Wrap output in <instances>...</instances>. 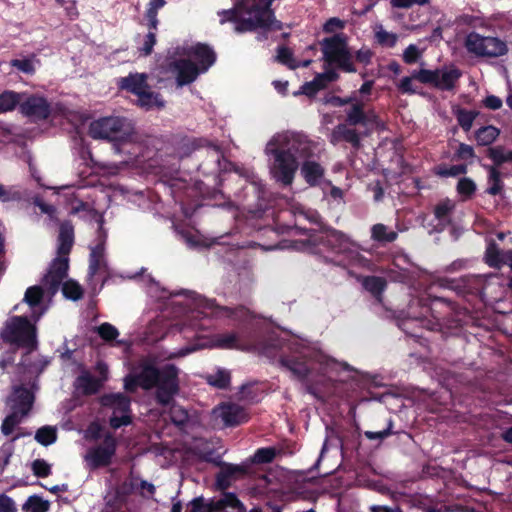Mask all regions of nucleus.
<instances>
[{
	"label": "nucleus",
	"mask_w": 512,
	"mask_h": 512,
	"mask_svg": "<svg viewBox=\"0 0 512 512\" xmlns=\"http://www.w3.org/2000/svg\"><path fill=\"white\" fill-rule=\"evenodd\" d=\"M169 413L172 422L178 426L183 425L188 419L187 411L174 403L171 405Z\"/></svg>",
	"instance_id": "44"
},
{
	"label": "nucleus",
	"mask_w": 512,
	"mask_h": 512,
	"mask_svg": "<svg viewBox=\"0 0 512 512\" xmlns=\"http://www.w3.org/2000/svg\"><path fill=\"white\" fill-rule=\"evenodd\" d=\"M74 242V229L69 222L60 226L58 237V257L53 261L48 273L43 277L40 286L29 287L24 295L23 301L29 306L30 317L36 322L47 310L42 303L44 297L51 298L57 293L60 283L67 275L68 258Z\"/></svg>",
	"instance_id": "3"
},
{
	"label": "nucleus",
	"mask_w": 512,
	"mask_h": 512,
	"mask_svg": "<svg viewBox=\"0 0 512 512\" xmlns=\"http://www.w3.org/2000/svg\"><path fill=\"white\" fill-rule=\"evenodd\" d=\"M0 512H16L13 500L7 496H0Z\"/></svg>",
	"instance_id": "60"
},
{
	"label": "nucleus",
	"mask_w": 512,
	"mask_h": 512,
	"mask_svg": "<svg viewBox=\"0 0 512 512\" xmlns=\"http://www.w3.org/2000/svg\"><path fill=\"white\" fill-rule=\"evenodd\" d=\"M31 469L37 477H47L51 473V465L43 459L34 460Z\"/></svg>",
	"instance_id": "48"
},
{
	"label": "nucleus",
	"mask_w": 512,
	"mask_h": 512,
	"mask_svg": "<svg viewBox=\"0 0 512 512\" xmlns=\"http://www.w3.org/2000/svg\"><path fill=\"white\" fill-rule=\"evenodd\" d=\"M315 148V143L302 133L283 131L274 134L264 149L271 178L283 186L292 185L302 162L301 175L305 181L311 186L318 185L324 176V168L310 160Z\"/></svg>",
	"instance_id": "1"
},
{
	"label": "nucleus",
	"mask_w": 512,
	"mask_h": 512,
	"mask_svg": "<svg viewBox=\"0 0 512 512\" xmlns=\"http://www.w3.org/2000/svg\"><path fill=\"white\" fill-rule=\"evenodd\" d=\"M428 0H391V5L397 8H409L415 4L424 5Z\"/></svg>",
	"instance_id": "58"
},
{
	"label": "nucleus",
	"mask_w": 512,
	"mask_h": 512,
	"mask_svg": "<svg viewBox=\"0 0 512 512\" xmlns=\"http://www.w3.org/2000/svg\"><path fill=\"white\" fill-rule=\"evenodd\" d=\"M49 509V502L37 496H31L23 505V510L27 512H47Z\"/></svg>",
	"instance_id": "37"
},
{
	"label": "nucleus",
	"mask_w": 512,
	"mask_h": 512,
	"mask_svg": "<svg viewBox=\"0 0 512 512\" xmlns=\"http://www.w3.org/2000/svg\"><path fill=\"white\" fill-rule=\"evenodd\" d=\"M185 58L175 60L170 64V71L176 77L178 86H184L196 80L200 73L206 72L215 62V53L204 44L183 48Z\"/></svg>",
	"instance_id": "7"
},
{
	"label": "nucleus",
	"mask_w": 512,
	"mask_h": 512,
	"mask_svg": "<svg viewBox=\"0 0 512 512\" xmlns=\"http://www.w3.org/2000/svg\"><path fill=\"white\" fill-rule=\"evenodd\" d=\"M207 382L216 388L224 389L230 384V373L226 369H217L206 376Z\"/></svg>",
	"instance_id": "30"
},
{
	"label": "nucleus",
	"mask_w": 512,
	"mask_h": 512,
	"mask_svg": "<svg viewBox=\"0 0 512 512\" xmlns=\"http://www.w3.org/2000/svg\"><path fill=\"white\" fill-rule=\"evenodd\" d=\"M462 72L455 66H447L436 70L420 69L414 74L418 81L424 84H432L441 90H452Z\"/></svg>",
	"instance_id": "15"
},
{
	"label": "nucleus",
	"mask_w": 512,
	"mask_h": 512,
	"mask_svg": "<svg viewBox=\"0 0 512 512\" xmlns=\"http://www.w3.org/2000/svg\"><path fill=\"white\" fill-rule=\"evenodd\" d=\"M504 252L505 251H499L493 244L489 245L485 254L486 263L491 267H500L501 265H504L502 260Z\"/></svg>",
	"instance_id": "38"
},
{
	"label": "nucleus",
	"mask_w": 512,
	"mask_h": 512,
	"mask_svg": "<svg viewBox=\"0 0 512 512\" xmlns=\"http://www.w3.org/2000/svg\"><path fill=\"white\" fill-rule=\"evenodd\" d=\"M327 245L331 250L341 257L339 263L344 266L370 269V262L360 252L358 245L347 235L335 229H326L320 236L308 235L305 242L297 243L296 248L302 250L311 249L318 242Z\"/></svg>",
	"instance_id": "6"
},
{
	"label": "nucleus",
	"mask_w": 512,
	"mask_h": 512,
	"mask_svg": "<svg viewBox=\"0 0 512 512\" xmlns=\"http://www.w3.org/2000/svg\"><path fill=\"white\" fill-rule=\"evenodd\" d=\"M216 418H220L225 426L239 425L247 420L245 410L233 403H227L216 407L213 410Z\"/></svg>",
	"instance_id": "21"
},
{
	"label": "nucleus",
	"mask_w": 512,
	"mask_h": 512,
	"mask_svg": "<svg viewBox=\"0 0 512 512\" xmlns=\"http://www.w3.org/2000/svg\"><path fill=\"white\" fill-rule=\"evenodd\" d=\"M276 59L283 65H286L290 69H296L297 67H307L311 60H305L303 62H298L294 59L292 52L285 47H281L278 49Z\"/></svg>",
	"instance_id": "27"
},
{
	"label": "nucleus",
	"mask_w": 512,
	"mask_h": 512,
	"mask_svg": "<svg viewBox=\"0 0 512 512\" xmlns=\"http://www.w3.org/2000/svg\"><path fill=\"white\" fill-rule=\"evenodd\" d=\"M500 134V130L495 126L489 125L484 126L477 130L476 140L479 145H490L492 144Z\"/></svg>",
	"instance_id": "29"
},
{
	"label": "nucleus",
	"mask_w": 512,
	"mask_h": 512,
	"mask_svg": "<svg viewBox=\"0 0 512 512\" xmlns=\"http://www.w3.org/2000/svg\"><path fill=\"white\" fill-rule=\"evenodd\" d=\"M116 445V439L112 435H107L101 445L89 449L84 456L87 466L96 469L109 465L115 454Z\"/></svg>",
	"instance_id": "18"
},
{
	"label": "nucleus",
	"mask_w": 512,
	"mask_h": 512,
	"mask_svg": "<svg viewBox=\"0 0 512 512\" xmlns=\"http://www.w3.org/2000/svg\"><path fill=\"white\" fill-rule=\"evenodd\" d=\"M148 293L151 297L158 299L172 297L171 305L179 309L177 317H181V322L176 323L175 327L184 334L186 339L196 338L197 340L195 344H188L184 348L175 350L170 354V357H184L206 347L241 348L236 335L233 333L218 335L213 341H207L198 336L197 332L200 326L194 320L200 314L203 316L219 315L222 312H229L227 308H220L213 300L205 299L194 292L169 293L154 282L151 283Z\"/></svg>",
	"instance_id": "2"
},
{
	"label": "nucleus",
	"mask_w": 512,
	"mask_h": 512,
	"mask_svg": "<svg viewBox=\"0 0 512 512\" xmlns=\"http://www.w3.org/2000/svg\"><path fill=\"white\" fill-rule=\"evenodd\" d=\"M476 116L477 113L474 111H468L465 109H459L457 111L458 123L465 131H469L471 129Z\"/></svg>",
	"instance_id": "41"
},
{
	"label": "nucleus",
	"mask_w": 512,
	"mask_h": 512,
	"mask_svg": "<svg viewBox=\"0 0 512 512\" xmlns=\"http://www.w3.org/2000/svg\"><path fill=\"white\" fill-rule=\"evenodd\" d=\"M324 59L328 64H336L346 72H354L351 54L348 50L346 38L343 34H336L322 42Z\"/></svg>",
	"instance_id": "14"
},
{
	"label": "nucleus",
	"mask_w": 512,
	"mask_h": 512,
	"mask_svg": "<svg viewBox=\"0 0 512 512\" xmlns=\"http://www.w3.org/2000/svg\"><path fill=\"white\" fill-rule=\"evenodd\" d=\"M178 370L174 365H165L155 368L148 361H143L138 370L128 375L124 380L127 391H134L139 385L143 389L157 387V399L163 404H169L172 397L178 392Z\"/></svg>",
	"instance_id": "5"
},
{
	"label": "nucleus",
	"mask_w": 512,
	"mask_h": 512,
	"mask_svg": "<svg viewBox=\"0 0 512 512\" xmlns=\"http://www.w3.org/2000/svg\"><path fill=\"white\" fill-rule=\"evenodd\" d=\"M489 188L487 192L491 195H497L502 190V181L500 172L495 167H489Z\"/></svg>",
	"instance_id": "40"
},
{
	"label": "nucleus",
	"mask_w": 512,
	"mask_h": 512,
	"mask_svg": "<svg viewBox=\"0 0 512 512\" xmlns=\"http://www.w3.org/2000/svg\"><path fill=\"white\" fill-rule=\"evenodd\" d=\"M457 155L462 159H468L474 156V150L470 145L461 143L458 147Z\"/></svg>",
	"instance_id": "63"
},
{
	"label": "nucleus",
	"mask_w": 512,
	"mask_h": 512,
	"mask_svg": "<svg viewBox=\"0 0 512 512\" xmlns=\"http://www.w3.org/2000/svg\"><path fill=\"white\" fill-rule=\"evenodd\" d=\"M272 0H240L234 8L219 13L220 22L233 21L235 31L245 32L256 28L267 31L282 29V23L275 19L271 10Z\"/></svg>",
	"instance_id": "4"
},
{
	"label": "nucleus",
	"mask_w": 512,
	"mask_h": 512,
	"mask_svg": "<svg viewBox=\"0 0 512 512\" xmlns=\"http://www.w3.org/2000/svg\"><path fill=\"white\" fill-rule=\"evenodd\" d=\"M34 204L39 207L42 213L49 215L51 218L54 217L56 209L53 205L44 203L40 198H35Z\"/></svg>",
	"instance_id": "62"
},
{
	"label": "nucleus",
	"mask_w": 512,
	"mask_h": 512,
	"mask_svg": "<svg viewBox=\"0 0 512 512\" xmlns=\"http://www.w3.org/2000/svg\"><path fill=\"white\" fill-rule=\"evenodd\" d=\"M57 439V429L53 426H43L36 431L35 440L43 446L53 444Z\"/></svg>",
	"instance_id": "32"
},
{
	"label": "nucleus",
	"mask_w": 512,
	"mask_h": 512,
	"mask_svg": "<svg viewBox=\"0 0 512 512\" xmlns=\"http://www.w3.org/2000/svg\"><path fill=\"white\" fill-rule=\"evenodd\" d=\"M464 173H466L465 165L441 166L437 169V174L442 177H454Z\"/></svg>",
	"instance_id": "50"
},
{
	"label": "nucleus",
	"mask_w": 512,
	"mask_h": 512,
	"mask_svg": "<svg viewBox=\"0 0 512 512\" xmlns=\"http://www.w3.org/2000/svg\"><path fill=\"white\" fill-rule=\"evenodd\" d=\"M33 388L34 384L13 387L12 395L8 401L12 413L4 419L1 425L3 435H11L15 427L20 424L22 418L30 411L34 402Z\"/></svg>",
	"instance_id": "11"
},
{
	"label": "nucleus",
	"mask_w": 512,
	"mask_h": 512,
	"mask_svg": "<svg viewBox=\"0 0 512 512\" xmlns=\"http://www.w3.org/2000/svg\"><path fill=\"white\" fill-rule=\"evenodd\" d=\"M375 38L380 45L389 48L394 47L398 41L397 34L388 32L382 25L375 27Z\"/></svg>",
	"instance_id": "33"
},
{
	"label": "nucleus",
	"mask_w": 512,
	"mask_h": 512,
	"mask_svg": "<svg viewBox=\"0 0 512 512\" xmlns=\"http://www.w3.org/2000/svg\"><path fill=\"white\" fill-rule=\"evenodd\" d=\"M133 488L139 489L144 497H150L154 494L155 486L152 483L143 480H133L131 482Z\"/></svg>",
	"instance_id": "51"
},
{
	"label": "nucleus",
	"mask_w": 512,
	"mask_h": 512,
	"mask_svg": "<svg viewBox=\"0 0 512 512\" xmlns=\"http://www.w3.org/2000/svg\"><path fill=\"white\" fill-rule=\"evenodd\" d=\"M155 30L151 29L144 37L143 43L140 46V51L144 55H148L152 52V49L156 43V35Z\"/></svg>",
	"instance_id": "53"
},
{
	"label": "nucleus",
	"mask_w": 512,
	"mask_h": 512,
	"mask_svg": "<svg viewBox=\"0 0 512 512\" xmlns=\"http://www.w3.org/2000/svg\"><path fill=\"white\" fill-rule=\"evenodd\" d=\"M342 140H345L353 145L359 144V135L354 129L348 128L346 125H338L330 135V141L336 144Z\"/></svg>",
	"instance_id": "25"
},
{
	"label": "nucleus",
	"mask_w": 512,
	"mask_h": 512,
	"mask_svg": "<svg viewBox=\"0 0 512 512\" xmlns=\"http://www.w3.org/2000/svg\"><path fill=\"white\" fill-rule=\"evenodd\" d=\"M61 284H62V292H63V295L65 296V298L75 301L82 297L83 290L77 282H75L73 280H68L65 282L62 281L60 283V285Z\"/></svg>",
	"instance_id": "35"
},
{
	"label": "nucleus",
	"mask_w": 512,
	"mask_h": 512,
	"mask_svg": "<svg viewBox=\"0 0 512 512\" xmlns=\"http://www.w3.org/2000/svg\"><path fill=\"white\" fill-rule=\"evenodd\" d=\"M299 355L293 359L283 358L281 363L299 379H305L314 370L328 375L330 378L334 372L348 369V365L332 359L321 351L311 350L301 344V349L294 348Z\"/></svg>",
	"instance_id": "8"
},
{
	"label": "nucleus",
	"mask_w": 512,
	"mask_h": 512,
	"mask_svg": "<svg viewBox=\"0 0 512 512\" xmlns=\"http://www.w3.org/2000/svg\"><path fill=\"white\" fill-rule=\"evenodd\" d=\"M89 134L94 139H105L114 142L116 153L125 152L124 147L131 144L134 127L130 120L122 117H104L93 121L89 126Z\"/></svg>",
	"instance_id": "9"
},
{
	"label": "nucleus",
	"mask_w": 512,
	"mask_h": 512,
	"mask_svg": "<svg viewBox=\"0 0 512 512\" xmlns=\"http://www.w3.org/2000/svg\"><path fill=\"white\" fill-rule=\"evenodd\" d=\"M453 208L454 203L451 200H444L435 207L434 216L437 221L435 229L437 231L443 230L449 224L450 213Z\"/></svg>",
	"instance_id": "24"
},
{
	"label": "nucleus",
	"mask_w": 512,
	"mask_h": 512,
	"mask_svg": "<svg viewBox=\"0 0 512 512\" xmlns=\"http://www.w3.org/2000/svg\"><path fill=\"white\" fill-rule=\"evenodd\" d=\"M101 403L112 411V428L118 429L131 423L130 399L127 396L121 393L108 394L101 398Z\"/></svg>",
	"instance_id": "16"
},
{
	"label": "nucleus",
	"mask_w": 512,
	"mask_h": 512,
	"mask_svg": "<svg viewBox=\"0 0 512 512\" xmlns=\"http://www.w3.org/2000/svg\"><path fill=\"white\" fill-rule=\"evenodd\" d=\"M12 453H13L12 441L2 445V447L0 449V457L3 458V466H6L9 463V459H10Z\"/></svg>",
	"instance_id": "61"
},
{
	"label": "nucleus",
	"mask_w": 512,
	"mask_h": 512,
	"mask_svg": "<svg viewBox=\"0 0 512 512\" xmlns=\"http://www.w3.org/2000/svg\"><path fill=\"white\" fill-rule=\"evenodd\" d=\"M275 457V450L272 448H261L258 449L254 456H253V462L254 463H269L271 462Z\"/></svg>",
	"instance_id": "49"
},
{
	"label": "nucleus",
	"mask_w": 512,
	"mask_h": 512,
	"mask_svg": "<svg viewBox=\"0 0 512 512\" xmlns=\"http://www.w3.org/2000/svg\"><path fill=\"white\" fill-rule=\"evenodd\" d=\"M338 74L333 69H326L323 73H318L312 81L306 82L302 85L301 90L295 92L294 95L304 94L313 96L319 90L325 88L328 83L337 80Z\"/></svg>",
	"instance_id": "22"
},
{
	"label": "nucleus",
	"mask_w": 512,
	"mask_h": 512,
	"mask_svg": "<svg viewBox=\"0 0 512 512\" xmlns=\"http://www.w3.org/2000/svg\"><path fill=\"white\" fill-rule=\"evenodd\" d=\"M371 238L378 242H393L397 238L395 231L389 230L384 224H375L371 228Z\"/></svg>",
	"instance_id": "28"
},
{
	"label": "nucleus",
	"mask_w": 512,
	"mask_h": 512,
	"mask_svg": "<svg viewBox=\"0 0 512 512\" xmlns=\"http://www.w3.org/2000/svg\"><path fill=\"white\" fill-rule=\"evenodd\" d=\"M94 331L101 337V339L108 343L116 340L119 336L118 329L108 322L95 327Z\"/></svg>",
	"instance_id": "36"
},
{
	"label": "nucleus",
	"mask_w": 512,
	"mask_h": 512,
	"mask_svg": "<svg viewBox=\"0 0 512 512\" xmlns=\"http://www.w3.org/2000/svg\"><path fill=\"white\" fill-rule=\"evenodd\" d=\"M165 5L164 0H150L146 18L150 29L156 30L158 25L157 12Z\"/></svg>",
	"instance_id": "34"
},
{
	"label": "nucleus",
	"mask_w": 512,
	"mask_h": 512,
	"mask_svg": "<svg viewBox=\"0 0 512 512\" xmlns=\"http://www.w3.org/2000/svg\"><path fill=\"white\" fill-rule=\"evenodd\" d=\"M473 281L481 285L480 294L483 300L487 302H498L504 298L506 286L503 280L497 275H478L474 277Z\"/></svg>",
	"instance_id": "19"
},
{
	"label": "nucleus",
	"mask_w": 512,
	"mask_h": 512,
	"mask_svg": "<svg viewBox=\"0 0 512 512\" xmlns=\"http://www.w3.org/2000/svg\"><path fill=\"white\" fill-rule=\"evenodd\" d=\"M488 157L496 164L512 162V150L503 146H495L488 150Z\"/></svg>",
	"instance_id": "31"
},
{
	"label": "nucleus",
	"mask_w": 512,
	"mask_h": 512,
	"mask_svg": "<svg viewBox=\"0 0 512 512\" xmlns=\"http://www.w3.org/2000/svg\"><path fill=\"white\" fill-rule=\"evenodd\" d=\"M347 120L352 125L365 122V113L362 105L354 104L347 113Z\"/></svg>",
	"instance_id": "47"
},
{
	"label": "nucleus",
	"mask_w": 512,
	"mask_h": 512,
	"mask_svg": "<svg viewBox=\"0 0 512 512\" xmlns=\"http://www.w3.org/2000/svg\"><path fill=\"white\" fill-rule=\"evenodd\" d=\"M364 287L370 291L371 293L373 294H379L381 293L384 288H385V281L383 278L381 277H375V276H371V277H366L364 279Z\"/></svg>",
	"instance_id": "43"
},
{
	"label": "nucleus",
	"mask_w": 512,
	"mask_h": 512,
	"mask_svg": "<svg viewBox=\"0 0 512 512\" xmlns=\"http://www.w3.org/2000/svg\"><path fill=\"white\" fill-rule=\"evenodd\" d=\"M190 512H211L209 506L205 505L201 499H194L191 502Z\"/></svg>",
	"instance_id": "64"
},
{
	"label": "nucleus",
	"mask_w": 512,
	"mask_h": 512,
	"mask_svg": "<svg viewBox=\"0 0 512 512\" xmlns=\"http://www.w3.org/2000/svg\"><path fill=\"white\" fill-rule=\"evenodd\" d=\"M344 27V22L338 18H330L324 25V31L327 33L335 32Z\"/></svg>",
	"instance_id": "59"
},
{
	"label": "nucleus",
	"mask_w": 512,
	"mask_h": 512,
	"mask_svg": "<svg viewBox=\"0 0 512 512\" xmlns=\"http://www.w3.org/2000/svg\"><path fill=\"white\" fill-rule=\"evenodd\" d=\"M1 338L16 347L33 350L37 346L36 327L27 315L13 316L7 319L1 331Z\"/></svg>",
	"instance_id": "10"
},
{
	"label": "nucleus",
	"mask_w": 512,
	"mask_h": 512,
	"mask_svg": "<svg viewBox=\"0 0 512 512\" xmlns=\"http://www.w3.org/2000/svg\"><path fill=\"white\" fill-rule=\"evenodd\" d=\"M393 262L396 267L403 271L408 270L410 265L409 257L403 252L397 253L393 258Z\"/></svg>",
	"instance_id": "57"
},
{
	"label": "nucleus",
	"mask_w": 512,
	"mask_h": 512,
	"mask_svg": "<svg viewBox=\"0 0 512 512\" xmlns=\"http://www.w3.org/2000/svg\"><path fill=\"white\" fill-rule=\"evenodd\" d=\"M476 190V184L473 180L470 178H461L458 181L457 184V192L459 195H461L464 199L469 198L471 195L474 194Z\"/></svg>",
	"instance_id": "42"
},
{
	"label": "nucleus",
	"mask_w": 512,
	"mask_h": 512,
	"mask_svg": "<svg viewBox=\"0 0 512 512\" xmlns=\"http://www.w3.org/2000/svg\"><path fill=\"white\" fill-rule=\"evenodd\" d=\"M180 235L185 243L191 248H196L203 245V241L201 240L198 232H181Z\"/></svg>",
	"instance_id": "54"
},
{
	"label": "nucleus",
	"mask_w": 512,
	"mask_h": 512,
	"mask_svg": "<svg viewBox=\"0 0 512 512\" xmlns=\"http://www.w3.org/2000/svg\"><path fill=\"white\" fill-rule=\"evenodd\" d=\"M147 76L143 73L130 74L119 80V86L122 89L137 96V104L146 109H160L164 107V101L158 93L151 91L146 83Z\"/></svg>",
	"instance_id": "12"
},
{
	"label": "nucleus",
	"mask_w": 512,
	"mask_h": 512,
	"mask_svg": "<svg viewBox=\"0 0 512 512\" xmlns=\"http://www.w3.org/2000/svg\"><path fill=\"white\" fill-rule=\"evenodd\" d=\"M24 98V93L5 91L0 94V113L13 110Z\"/></svg>",
	"instance_id": "26"
},
{
	"label": "nucleus",
	"mask_w": 512,
	"mask_h": 512,
	"mask_svg": "<svg viewBox=\"0 0 512 512\" xmlns=\"http://www.w3.org/2000/svg\"><path fill=\"white\" fill-rule=\"evenodd\" d=\"M222 507H230L238 510V512H246V508L243 503L232 493H227L219 501Z\"/></svg>",
	"instance_id": "46"
},
{
	"label": "nucleus",
	"mask_w": 512,
	"mask_h": 512,
	"mask_svg": "<svg viewBox=\"0 0 512 512\" xmlns=\"http://www.w3.org/2000/svg\"><path fill=\"white\" fill-rule=\"evenodd\" d=\"M464 47L468 53L482 58L501 57L508 52L506 43L501 39L482 36L476 32H471L466 35Z\"/></svg>",
	"instance_id": "13"
},
{
	"label": "nucleus",
	"mask_w": 512,
	"mask_h": 512,
	"mask_svg": "<svg viewBox=\"0 0 512 512\" xmlns=\"http://www.w3.org/2000/svg\"><path fill=\"white\" fill-rule=\"evenodd\" d=\"M419 70H415L412 72L410 76L403 77L399 83L397 84L398 89L404 94H415L418 92V86L415 84V80H418V77H415L414 74Z\"/></svg>",
	"instance_id": "39"
},
{
	"label": "nucleus",
	"mask_w": 512,
	"mask_h": 512,
	"mask_svg": "<svg viewBox=\"0 0 512 512\" xmlns=\"http://www.w3.org/2000/svg\"><path fill=\"white\" fill-rule=\"evenodd\" d=\"M22 199V193L15 187L6 188L0 184V201L12 202L20 201Z\"/></svg>",
	"instance_id": "45"
},
{
	"label": "nucleus",
	"mask_w": 512,
	"mask_h": 512,
	"mask_svg": "<svg viewBox=\"0 0 512 512\" xmlns=\"http://www.w3.org/2000/svg\"><path fill=\"white\" fill-rule=\"evenodd\" d=\"M421 52L414 44H410L403 52V60L407 64L415 63L420 57Z\"/></svg>",
	"instance_id": "55"
},
{
	"label": "nucleus",
	"mask_w": 512,
	"mask_h": 512,
	"mask_svg": "<svg viewBox=\"0 0 512 512\" xmlns=\"http://www.w3.org/2000/svg\"><path fill=\"white\" fill-rule=\"evenodd\" d=\"M11 65L27 74H31L35 71V65L32 59H14L11 61Z\"/></svg>",
	"instance_id": "52"
},
{
	"label": "nucleus",
	"mask_w": 512,
	"mask_h": 512,
	"mask_svg": "<svg viewBox=\"0 0 512 512\" xmlns=\"http://www.w3.org/2000/svg\"><path fill=\"white\" fill-rule=\"evenodd\" d=\"M95 220L98 224L99 235L98 242L91 246L90 252V260H89V279L96 275H107L108 274V264L105 256V239L106 234L103 230V216L97 213H94Z\"/></svg>",
	"instance_id": "17"
},
{
	"label": "nucleus",
	"mask_w": 512,
	"mask_h": 512,
	"mask_svg": "<svg viewBox=\"0 0 512 512\" xmlns=\"http://www.w3.org/2000/svg\"><path fill=\"white\" fill-rule=\"evenodd\" d=\"M101 385V381L94 378L88 371H83L75 381L76 390L87 395L96 393Z\"/></svg>",
	"instance_id": "23"
},
{
	"label": "nucleus",
	"mask_w": 512,
	"mask_h": 512,
	"mask_svg": "<svg viewBox=\"0 0 512 512\" xmlns=\"http://www.w3.org/2000/svg\"><path fill=\"white\" fill-rule=\"evenodd\" d=\"M483 105L490 110H498L502 107L503 102L498 96L488 95L483 100Z\"/></svg>",
	"instance_id": "56"
},
{
	"label": "nucleus",
	"mask_w": 512,
	"mask_h": 512,
	"mask_svg": "<svg viewBox=\"0 0 512 512\" xmlns=\"http://www.w3.org/2000/svg\"><path fill=\"white\" fill-rule=\"evenodd\" d=\"M20 112L33 119H44L48 116L50 108L47 101L40 96H29L24 93V98L19 103Z\"/></svg>",
	"instance_id": "20"
}]
</instances>
